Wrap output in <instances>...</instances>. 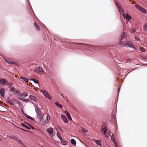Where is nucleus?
<instances>
[{
    "label": "nucleus",
    "mask_w": 147,
    "mask_h": 147,
    "mask_svg": "<svg viewBox=\"0 0 147 147\" xmlns=\"http://www.w3.org/2000/svg\"><path fill=\"white\" fill-rule=\"evenodd\" d=\"M135 6L137 9L140 10H141L142 8L141 7L137 4Z\"/></svg>",
    "instance_id": "5701e85b"
},
{
    "label": "nucleus",
    "mask_w": 147,
    "mask_h": 147,
    "mask_svg": "<svg viewBox=\"0 0 147 147\" xmlns=\"http://www.w3.org/2000/svg\"><path fill=\"white\" fill-rule=\"evenodd\" d=\"M127 36L125 32H123L122 34L121 40L119 42V44L120 45H123L124 46H127L130 47H132L134 49H135V47L133 46V45L129 41H125L124 42L125 40L123 39L125 38Z\"/></svg>",
    "instance_id": "f257e3e1"
},
{
    "label": "nucleus",
    "mask_w": 147,
    "mask_h": 147,
    "mask_svg": "<svg viewBox=\"0 0 147 147\" xmlns=\"http://www.w3.org/2000/svg\"><path fill=\"white\" fill-rule=\"evenodd\" d=\"M61 142V144L62 145H67L68 144V142L67 141H64L62 138H61L60 140Z\"/></svg>",
    "instance_id": "f8f14e48"
},
{
    "label": "nucleus",
    "mask_w": 147,
    "mask_h": 147,
    "mask_svg": "<svg viewBox=\"0 0 147 147\" xmlns=\"http://www.w3.org/2000/svg\"><path fill=\"white\" fill-rule=\"evenodd\" d=\"M17 142L19 143V144H22L23 143L21 142V141L18 139V140H16Z\"/></svg>",
    "instance_id": "c9c22d12"
},
{
    "label": "nucleus",
    "mask_w": 147,
    "mask_h": 147,
    "mask_svg": "<svg viewBox=\"0 0 147 147\" xmlns=\"http://www.w3.org/2000/svg\"><path fill=\"white\" fill-rule=\"evenodd\" d=\"M42 92L43 93L44 95L49 100H50L51 99V97L49 93L45 90H42Z\"/></svg>",
    "instance_id": "39448f33"
},
{
    "label": "nucleus",
    "mask_w": 147,
    "mask_h": 147,
    "mask_svg": "<svg viewBox=\"0 0 147 147\" xmlns=\"http://www.w3.org/2000/svg\"><path fill=\"white\" fill-rule=\"evenodd\" d=\"M17 77V75H16V76H15V77Z\"/></svg>",
    "instance_id": "09e8293b"
},
{
    "label": "nucleus",
    "mask_w": 147,
    "mask_h": 147,
    "mask_svg": "<svg viewBox=\"0 0 147 147\" xmlns=\"http://www.w3.org/2000/svg\"><path fill=\"white\" fill-rule=\"evenodd\" d=\"M89 47L90 48H91L92 47H93L94 46H93L91 45H89Z\"/></svg>",
    "instance_id": "a19ab883"
},
{
    "label": "nucleus",
    "mask_w": 147,
    "mask_h": 147,
    "mask_svg": "<svg viewBox=\"0 0 147 147\" xmlns=\"http://www.w3.org/2000/svg\"><path fill=\"white\" fill-rule=\"evenodd\" d=\"M61 95L63 98H65L64 96L62 94H61Z\"/></svg>",
    "instance_id": "c03bdc74"
},
{
    "label": "nucleus",
    "mask_w": 147,
    "mask_h": 147,
    "mask_svg": "<svg viewBox=\"0 0 147 147\" xmlns=\"http://www.w3.org/2000/svg\"><path fill=\"white\" fill-rule=\"evenodd\" d=\"M130 31L131 33H134L135 32V30H134L131 29V30H130Z\"/></svg>",
    "instance_id": "f704fd0d"
},
{
    "label": "nucleus",
    "mask_w": 147,
    "mask_h": 147,
    "mask_svg": "<svg viewBox=\"0 0 147 147\" xmlns=\"http://www.w3.org/2000/svg\"><path fill=\"white\" fill-rule=\"evenodd\" d=\"M8 137L9 138H11V139H13L16 140V141L18 140V139L17 137L14 136H13V135H10V136H9Z\"/></svg>",
    "instance_id": "2eb2a0df"
},
{
    "label": "nucleus",
    "mask_w": 147,
    "mask_h": 147,
    "mask_svg": "<svg viewBox=\"0 0 147 147\" xmlns=\"http://www.w3.org/2000/svg\"><path fill=\"white\" fill-rule=\"evenodd\" d=\"M15 88L14 87H13L11 88V89H10V91L11 92H13L14 91H15Z\"/></svg>",
    "instance_id": "473e14b6"
},
{
    "label": "nucleus",
    "mask_w": 147,
    "mask_h": 147,
    "mask_svg": "<svg viewBox=\"0 0 147 147\" xmlns=\"http://www.w3.org/2000/svg\"><path fill=\"white\" fill-rule=\"evenodd\" d=\"M66 100H67V102H68V100L67 99Z\"/></svg>",
    "instance_id": "3c124183"
},
{
    "label": "nucleus",
    "mask_w": 147,
    "mask_h": 147,
    "mask_svg": "<svg viewBox=\"0 0 147 147\" xmlns=\"http://www.w3.org/2000/svg\"><path fill=\"white\" fill-rule=\"evenodd\" d=\"M22 147H27V146H26L24 144H22Z\"/></svg>",
    "instance_id": "4c0bfd02"
},
{
    "label": "nucleus",
    "mask_w": 147,
    "mask_h": 147,
    "mask_svg": "<svg viewBox=\"0 0 147 147\" xmlns=\"http://www.w3.org/2000/svg\"><path fill=\"white\" fill-rule=\"evenodd\" d=\"M71 143L72 144H73L74 145H75L76 144V141L74 139H71Z\"/></svg>",
    "instance_id": "412c9836"
},
{
    "label": "nucleus",
    "mask_w": 147,
    "mask_h": 147,
    "mask_svg": "<svg viewBox=\"0 0 147 147\" xmlns=\"http://www.w3.org/2000/svg\"><path fill=\"white\" fill-rule=\"evenodd\" d=\"M61 117L63 119L64 122L65 123H67L68 122V121L65 117V116L63 115H61Z\"/></svg>",
    "instance_id": "9b49d317"
},
{
    "label": "nucleus",
    "mask_w": 147,
    "mask_h": 147,
    "mask_svg": "<svg viewBox=\"0 0 147 147\" xmlns=\"http://www.w3.org/2000/svg\"><path fill=\"white\" fill-rule=\"evenodd\" d=\"M50 117L48 115H47V116H46V119L45 122H46L47 121V123L50 120Z\"/></svg>",
    "instance_id": "bb28decb"
},
{
    "label": "nucleus",
    "mask_w": 147,
    "mask_h": 147,
    "mask_svg": "<svg viewBox=\"0 0 147 147\" xmlns=\"http://www.w3.org/2000/svg\"><path fill=\"white\" fill-rule=\"evenodd\" d=\"M140 49L141 51L142 52H144L145 51V49L142 47H141L140 48Z\"/></svg>",
    "instance_id": "2f4dec72"
},
{
    "label": "nucleus",
    "mask_w": 147,
    "mask_h": 147,
    "mask_svg": "<svg viewBox=\"0 0 147 147\" xmlns=\"http://www.w3.org/2000/svg\"><path fill=\"white\" fill-rule=\"evenodd\" d=\"M55 104L57 106H58L60 108H62V105L59 104L58 102H56Z\"/></svg>",
    "instance_id": "a878e982"
},
{
    "label": "nucleus",
    "mask_w": 147,
    "mask_h": 147,
    "mask_svg": "<svg viewBox=\"0 0 147 147\" xmlns=\"http://www.w3.org/2000/svg\"><path fill=\"white\" fill-rule=\"evenodd\" d=\"M57 137L61 140V138H62L60 136V133L59 132H57Z\"/></svg>",
    "instance_id": "c756f323"
},
{
    "label": "nucleus",
    "mask_w": 147,
    "mask_h": 147,
    "mask_svg": "<svg viewBox=\"0 0 147 147\" xmlns=\"http://www.w3.org/2000/svg\"><path fill=\"white\" fill-rule=\"evenodd\" d=\"M83 131L85 132H86V130H85L84 131V130H83Z\"/></svg>",
    "instance_id": "49530a36"
},
{
    "label": "nucleus",
    "mask_w": 147,
    "mask_h": 147,
    "mask_svg": "<svg viewBox=\"0 0 147 147\" xmlns=\"http://www.w3.org/2000/svg\"><path fill=\"white\" fill-rule=\"evenodd\" d=\"M65 112L68 119L70 120H71V118L70 116V114L69 113H68V112L66 111H65Z\"/></svg>",
    "instance_id": "ddd939ff"
},
{
    "label": "nucleus",
    "mask_w": 147,
    "mask_h": 147,
    "mask_svg": "<svg viewBox=\"0 0 147 147\" xmlns=\"http://www.w3.org/2000/svg\"><path fill=\"white\" fill-rule=\"evenodd\" d=\"M79 44H81L82 45H86V44H83V43H79Z\"/></svg>",
    "instance_id": "79ce46f5"
},
{
    "label": "nucleus",
    "mask_w": 147,
    "mask_h": 147,
    "mask_svg": "<svg viewBox=\"0 0 147 147\" xmlns=\"http://www.w3.org/2000/svg\"><path fill=\"white\" fill-rule=\"evenodd\" d=\"M23 100L24 101H28V99H24L23 100Z\"/></svg>",
    "instance_id": "58836bf2"
},
{
    "label": "nucleus",
    "mask_w": 147,
    "mask_h": 147,
    "mask_svg": "<svg viewBox=\"0 0 147 147\" xmlns=\"http://www.w3.org/2000/svg\"><path fill=\"white\" fill-rule=\"evenodd\" d=\"M24 131H26H26H27L26 130H24Z\"/></svg>",
    "instance_id": "a18cd8bd"
},
{
    "label": "nucleus",
    "mask_w": 147,
    "mask_h": 147,
    "mask_svg": "<svg viewBox=\"0 0 147 147\" xmlns=\"http://www.w3.org/2000/svg\"><path fill=\"white\" fill-rule=\"evenodd\" d=\"M96 143L99 145H100V142L99 140H96Z\"/></svg>",
    "instance_id": "72a5a7b5"
},
{
    "label": "nucleus",
    "mask_w": 147,
    "mask_h": 147,
    "mask_svg": "<svg viewBox=\"0 0 147 147\" xmlns=\"http://www.w3.org/2000/svg\"><path fill=\"white\" fill-rule=\"evenodd\" d=\"M20 78V79L24 80L26 83H28V80L27 78H24L23 76H21Z\"/></svg>",
    "instance_id": "6ab92c4d"
},
{
    "label": "nucleus",
    "mask_w": 147,
    "mask_h": 147,
    "mask_svg": "<svg viewBox=\"0 0 147 147\" xmlns=\"http://www.w3.org/2000/svg\"><path fill=\"white\" fill-rule=\"evenodd\" d=\"M115 144V147H118V144L116 142L115 140H113Z\"/></svg>",
    "instance_id": "393cba45"
},
{
    "label": "nucleus",
    "mask_w": 147,
    "mask_h": 147,
    "mask_svg": "<svg viewBox=\"0 0 147 147\" xmlns=\"http://www.w3.org/2000/svg\"><path fill=\"white\" fill-rule=\"evenodd\" d=\"M5 90L4 88H2L0 90V93L2 97H4L5 94Z\"/></svg>",
    "instance_id": "9d476101"
},
{
    "label": "nucleus",
    "mask_w": 147,
    "mask_h": 147,
    "mask_svg": "<svg viewBox=\"0 0 147 147\" xmlns=\"http://www.w3.org/2000/svg\"><path fill=\"white\" fill-rule=\"evenodd\" d=\"M5 62L8 64H16V62L13 60L11 59H4Z\"/></svg>",
    "instance_id": "423d86ee"
},
{
    "label": "nucleus",
    "mask_w": 147,
    "mask_h": 147,
    "mask_svg": "<svg viewBox=\"0 0 147 147\" xmlns=\"http://www.w3.org/2000/svg\"><path fill=\"white\" fill-rule=\"evenodd\" d=\"M1 102V101H0V102Z\"/></svg>",
    "instance_id": "5fc2aeb1"
},
{
    "label": "nucleus",
    "mask_w": 147,
    "mask_h": 147,
    "mask_svg": "<svg viewBox=\"0 0 147 147\" xmlns=\"http://www.w3.org/2000/svg\"><path fill=\"white\" fill-rule=\"evenodd\" d=\"M21 111L22 113L24 114V115L25 113H24V111L22 109H21Z\"/></svg>",
    "instance_id": "ea45409f"
},
{
    "label": "nucleus",
    "mask_w": 147,
    "mask_h": 147,
    "mask_svg": "<svg viewBox=\"0 0 147 147\" xmlns=\"http://www.w3.org/2000/svg\"><path fill=\"white\" fill-rule=\"evenodd\" d=\"M30 80H33L36 83L38 84V81L35 79H30Z\"/></svg>",
    "instance_id": "c85d7f7f"
},
{
    "label": "nucleus",
    "mask_w": 147,
    "mask_h": 147,
    "mask_svg": "<svg viewBox=\"0 0 147 147\" xmlns=\"http://www.w3.org/2000/svg\"><path fill=\"white\" fill-rule=\"evenodd\" d=\"M137 40H139V39L138 38V39H137Z\"/></svg>",
    "instance_id": "8fccbe9b"
},
{
    "label": "nucleus",
    "mask_w": 147,
    "mask_h": 147,
    "mask_svg": "<svg viewBox=\"0 0 147 147\" xmlns=\"http://www.w3.org/2000/svg\"><path fill=\"white\" fill-rule=\"evenodd\" d=\"M140 11L143 13H146V10L144 9L142 7V8Z\"/></svg>",
    "instance_id": "7c9ffc66"
},
{
    "label": "nucleus",
    "mask_w": 147,
    "mask_h": 147,
    "mask_svg": "<svg viewBox=\"0 0 147 147\" xmlns=\"http://www.w3.org/2000/svg\"><path fill=\"white\" fill-rule=\"evenodd\" d=\"M116 5L117 7L119 9L120 12L121 11L123 13V18L126 19L127 21H129L131 19V17L130 16H129L128 14H126L125 15L123 11V10L121 8L119 7V5L117 3H116Z\"/></svg>",
    "instance_id": "f03ea898"
},
{
    "label": "nucleus",
    "mask_w": 147,
    "mask_h": 147,
    "mask_svg": "<svg viewBox=\"0 0 147 147\" xmlns=\"http://www.w3.org/2000/svg\"><path fill=\"white\" fill-rule=\"evenodd\" d=\"M21 125L22 126L26 127V129H30V128L29 127L27 126L26 125H25V124H24L22 123Z\"/></svg>",
    "instance_id": "cd10ccee"
},
{
    "label": "nucleus",
    "mask_w": 147,
    "mask_h": 147,
    "mask_svg": "<svg viewBox=\"0 0 147 147\" xmlns=\"http://www.w3.org/2000/svg\"><path fill=\"white\" fill-rule=\"evenodd\" d=\"M6 79L1 78L0 79V83L2 85H4L6 82Z\"/></svg>",
    "instance_id": "6e6552de"
},
{
    "label": "nucleus",
    "mask_w": 147,
    "mask_h": 147,
    "mask_svg": "<svg viewBox=\"0 0 147 147\" xmlns=\"http://www.w3.org/2000/svg\"><path fill=\"white\" fill-rule=\"evenodd\" d=\"M143 29L144 30L147 31V23H146L144 26Z\"/></svg>",
    "instance_id": "b1692460"
},
{
    "label": "nucleus",
    "mask_w": 147,
    "mask_h": 147,
    "mask_svg": "<svg viewBox=\"0 0 147 147\" xmlns=\"http://www.w3.org/2000/svg\"><path fill=\"white\" fill-rule=\"evenodd\" d=\"M27 124L29 126H30V127H31V128L32 129H34V128L33 127H32V125H30V124H28V123H27Z\"/></svg>",
    "instance_id": "e433bc0d"
},
{
    "label": "nucleus",
    "mask_w": 147,
    "mask_h": 147,
    "mask_svg": "<svg viewBox=\"0 0 147 147\" xmlns=\"http://www.w3.org/2000/svg\"><path fill=\"white\" fill-rule=\"evenodd\" d=\"M27 118L32 120H33L34 119L32 118V117H30L27 114H26V113L24 114V115Z\"/></svg>",
    "instance_id": "aec40b11"
},
{
    "label": "nucleus",
    "mask_w": 147,
    "mask_h": 147,
    "mask_svg": "<svg viewBox=\"0 0 147 147\" xmlns=\"http://www.w3.org/2000/svg\"><path fill=\"white\" fill-rule=\"evenodd\" d=\"M101 131L107 137H108L110 135V132L107 130V127H102Z\"/></svg>",
    "instance_id": "7ed1b4c3"
},
{
    "label": "nucleus",
    "mask_w": 147,
    "mask_h": 147,
    "mask_svg": "<svg viewBox=\"0 0 147 147\" xmlns=\"http://www.w3.org/2000/svg\"><path fill=\"white\" fill-rule=\"evenodd\" d=\"M0 140H1V139H0Z\"/></svg>",
    "instance_id": "864d4df0"
},
{
    "label": "nucleus",
    "mask_w": 147,
    "mask_h": 147,
    "mask_svg": "<svg viewBox=\"0 0 147 147\" xmlns=\"http://www.w3.org/2000/svg\"><path fill=\"white\" fill-rule=\"evenodd\" d=\"M34 25L35 28L36 29V30L38 31L40 30V27L38 26V25L36 24V23H34Z\"/></svg>",
    "instance_id": "dca6fc26"
},
{
    "label": "nucleus",
    "mask_w": 147,
    "mask_h": 147,
    "mask_svg": "<svg viewBox=\"0 0 147 147\" xmlns=\"http://www.w3.org/2000/svg\"><path fill=\"white\" fill-rule=\"evenodd\" d=\"M22 130H23V131H24V129H22V128H21L20 129Z\"/></svg>",
    "instance_id": "de8ad7c7"
},
{
    "label": "nucleus",
    "mask_w": 147,
    "mask_h": 147,
    "mask_svg": "<svg viewBox=\"0 0 147 147\" xmlns=\"http://www.w3.org/2000/svg\"><path fill=\"white\" fill-rule=\"evenodd\" d=\"M35 111L37 114L41 113L40 111L37 107H35Z\"/></svg>",
    "instance_id": "f3484780"
},
{
    "label": "nucleus",
    "mask_w": 147,
    "mask_h": 147,
    "mask_svg": "<svg viewBox=\"0 0 147 147\" xmlns=\"http://www.w3.org/2000/svg\"><path fill=\"white\" fill-rule=\"evenodd\" d=\"M17 103L18 104H20V102L18 101H17Z\"/></svg>",
    "instance_id": "37998d69"
},
{
    "label": "nucleus",
    "mask_w": 147,
    "mask_h": 147,
    "mask_svg": "<svg viewBox=\"0 0 147 147\" xmlns=\"http://www.w3.org/2000/svg\"><path fill=\"white\" fill-rule=\"evenodd\" d=\"M34 71L37 73H40L41 74H43L44 71L42 68L40 67H36L34 69Z\"/></svg>",
    "instance_id": "20e7f679"
},
{
    "label": "nucleus",
    "mask_w": 147,
    "mask_h": 147,
    "mask_svg": "<svg viewBox=\"0 0 147 147\" xmlns=\"http://www.w3.org/2000/svg\"><path fill=\"white\" fill-rule=\"evenodd\" d=\"M47 131L49 133L50 135H51L53 132V129L52 128L50 127L47 129Z\"/></svg>",
    "instance_id": "0eeeda50"
},
{
    "label": "nucleus",
    "mask_w": 147,
    "mask_h": 147,
    "mask_svg": "<svg viewBox=\"0 0 147 147\" xmlns=\"http://www.w3.org/2000/svg\"><path fill=\"white\" fill-rule=\"evenodd\" d=\"M146 59H147V58H146Z\"/></svg>",
    "instance_id": "603ef678"
},
{
    "label": "nucleus",
    "mask_w": 147,
    "mask_h": 147,
    "mask_svg": "<svg viewBox=\"0 0 147 147\" xmlns=\"http://www.w3.org/2000/svg\"><path fill=\"white\" fill-rule=\"evenodd\" d=\"M28 95V94L26 92H24L21 94L20 95L21 97H25Z\"/></svg>",
    "instance_id": "a211bd4d"
},
{
    "label": "nucleus",
    "mask_w": 147,
    "mask_h": 147,
    "mask_svg": "<svg viewBox=\"0 0 147 147\" xmlns=\"http://www.w3.org/2000/svg\"><path fill=\"white\" fill-rule=\"evenodd\" d=\"M135 6L137 9L140 10H141L142 8L141 7L137 4Z\"/></svg>",
    "instance_id": "4be33fe9"
},
{
    "label": "nucleus",
    "mask_w": 147,
    "mask_h": 147,
    "mask_svg": "<svg viewBox=\"0 0 147 147\" xmlns=\"http://www.w3.org/2000/svg\"><path fill=\"white\" fill-rule=\"evenodd\" d=\"M29 98L31 100H33V101L35 102H36L37 101V100L36 98L34 96L32 95H30L29 96Z\"/></svg>",
    "instance_id": "4468645a"
},
{
    "label": "nucleus",
    "mask_w": 147,
    "mask_h": 147,
    "mask_svg": "<svg viewBox=\"0 0 147 147\" xmlns=\"http://www.w3.org/2000/svg\"><path fill=\"white\" fill-rule=\"evenodd\" d=\"M37 117L41 121H42V118L43 116L42 115L41 113L37 114Z\"/></svg>",
    "instance_id": "1a4fd4ad"
}]
</instances>
